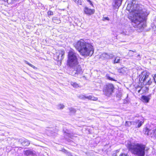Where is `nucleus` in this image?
<instances>
[{"label":"nucleus","mask_w":156,"mask_h":156,"mask_svg":"<svg viewBox=\"0 0 156 156\" xmlns=\"http://www.w3.org/2000/svg\"><path fill=\"white\" fill-rule=\"evenodd\" d=\"M7 1L8 3L11 4H12L16 2L17 0H4Z\"/></svg>","instance_id":"obj_22"},{"label":"nucleus","mask_w":156,"mask_h":156,"mask_svg":"<svg viewBox=\"0 0 156 156\" xmlns=\"http://www.w3.org/2000/svg\"><path fill=\"white\" fill-rule=\"evenodd\" d=\"M73 1L78 5H81L82 2L81 0H73Z\"/></svg>","instance_id":"obj_25"},{"label":"nucleus","mask_w":156,"mask_h":156,"mask_svg":"<svg viewBox=\"0 0 156 156\" xmlns=\"http://www.w3.org/2000/svg\"><path fill=\"white\" fill-rule=\"evenodd\" d=\"M105 55V56H106V59H109V54L106 53V55Z\"/></svg>","instance_id":"obj_34"},{"label":"nucleus","mask_w":156,"mask_h":156,"mask_svg":"<svg viewBox=\"0 0 156 156\" xmlns=\"http://www.w3.org/2000/svg\"><path fill=\"white\" fill-rule=\"evenodd\" d=\"M119 156H128L127 154H120L119 155Z\"/></svg>","instance_id":"obj_35"},{"label":"nucleus","mask_w":156,"mask_h":156,"mask_svg":"<svg viewBox=\"0 0 156 156\" xmlns=\"http://www.w3.org/2000/svg\"><path fill=\"white\" fill-rule=\"evenodd\" d=\"M71 84L72 86L73 87L75 88H76L79 87V85L76 83L71 82Z\"/></svg>","instance_id":"obj_18"},{"label":"nucleus","mask_w":156,"mask_h":156,"mask_svg":"<svg viewBox=\"0 0 156 156\" xmlns=\"http://www.w3.org/2000/svg\"><path fill=\"white\" fill-rule=\"evenodd\" d=\"M109 19L108 17H104L103 18V20L105 21V20H109Z\"/></svg>","instance_id":"obj_31"},{"label":"nucleus","mask_w":156,"mask_h":156,"mask_svg":"<svg viewBox=\"0 0 156 156\" xmlns=\"http://www.w3.org/2000/svg\"><path fill=\"white\" fill-rule=\"evenodd\" d=\"M122 0H115V6H118V9L121 5Z\"/></svg>","instance_id":"obj_12"},{"label":"nucleus","mask_w":156,"mask_h":156,"mask_svg":"<svg viewBox=\"0 0 156 156\" xmlns=\"http://www.w3.org/2000/svg\"><path fill=\"white\" fill-rule=\"evenodd\" d=\"M151 132V136L154 137L156 139V129H153L150 131V133Z\"/></svg>","instance_id":"obj_14"},{"label":"nucleus","mask_w":156,"mask_h":156,"mask_svg":"<svg viewBox=\"0 0 156 156\" xmlns=\"http://www.w3.org/2000/svg\"><path fill=\"white\" fill-rule=\"evenodd\" d=\"M104 55H106V53H104L102 54V55H100V58L102 59H105L106 58V56Z\"/></svg>","instance_id":"obj_26"},{"label":"nucleus","mask_w":156,"mask_h":156,"mask_svg":"<svg viewBox=\"0 0 156 156\" xmlns=\"http://www.w3.org/2000/svg\"><path fill=\"white\" fill-rule=\"evenodd\" d=\"M114 89L113 85L112 84H108L104 87L103 89L104 94L107 96H109L113 92Z\"/></svg>","instance_id":"obj_6"},{"label":"nucleus","mask_w":156,"mask_h":156,"mask_svg":"<svg viewBox=\"0 0 156 156\" xmlns=\"http://www.w3.org/2000/svg\"><path fill=\"white\" fill-rule=\"evenodd\" d=\"M87 99L89 100H92L95 101H97L98 100V98H97L95 97L92 95L88 96V97H87Z\"/></svg>","instance_id":"obj_17"},{"label":"nucleus","mask_w":156,"mask_h":156,"mask_svg":"<svg viewBox=\"0 0 156 156\" xmlns=\"http://www.w3.org/2000/svg\"><path fill=\"white\" fill-rule=\"evenodd\" d=\"M77 54L73 50H70L68 54L67 64L70 67H73L78 64Z\"/></svg>","instance_id":"obj_4"},{"label":"nucleus","mask_w":156,"mask_h":156,"mask_svg":"<svg viewBox=\"0 0 156 156\" xmlns=\"http://www.w3.org/2000/svg\"><path fill=\"white\" fill-rule=\"evenodd\" d=\"M135 0H132L130 9L132 12L133 17L132 19L133 25L135 27L141 28L142 27V21L149 14L145 10H142L141 5L137 4Z\"/></svg>","instance_id":"obj_1"},{"label":"nucleus","mask_w":156,"mask_h":156,"mask_svg":"<svg viewBox=\"0 0 156 156\" xmlns=\"http://www.w3.org/2000/svg\"><path fill=\"white\" fill-rule=\"evenodd\" d=\"M75 47L80 54L85 57L91 56L93 53V46L90 43L79 41L76 44Z\"/></svg>","instance_id":"obj_2"},{"label":"nucleus","mask_w":156,"mask_h":156,"mask_svg":"<svg viewBox=\"0 0 156 156\" xmlns=\"http://www.w3.org/2000/svg\"><path fill=\"white\" fill-rule=\"evenodd\" d=\"M108 79H109V80H114V81L115 80H113V78H112L110 77H108Z\"/></svg>","instance_id":"obj_36"},{"label":"nucleus","mask_w":156,"mask_h":156,"mask_svg":"<svg viewBox=\"0 0 156 156\" xmlns=\"http://www.w3.org/2000/svg\"><path fill=\"white\" fill-rule=\"evenodd\" d=\"M129 52L128 53V55L130 57H132L133 56V53L132 52H136V50L134 51H132L131 50H129Z\"/></svg>","instance_id":"obj_19"},{"label":"nucleus","mask_w":156,"mask_h":156,"mask_svg":"<svg viewBox=\"0 0 156 156\" xmlns=\"http://www.w3.org/2000/svg\"><path fill=\"white\" fill-rule=\"evenodd\" d=\"M64 52L61 51H59V54L58 55V60H62L63 59V55H64Z\"/></svg>","instance_id":"obj_13"},{"label":"nucleus","mask_w":156,"mask_h":156,"mask_svg":"<svg viewBox=\"0 0 156 156\" xmlns=\"http://www.w3.org/2000/svg\"><path fill=\"white\" fill-rule=\"evenodd\" d=\"M64 107V106L63 104H60L58 105V108L60 109H62Z\"/></svg>","instance_id":"obj_27"},{"label":"nucleus","mask_w":156,"mask_h":156,"mask_svg":"<svg viewBox=\"0 0 156 156\" xmlns=\"http://www.w3.org/2000/svg\"><path fill=\"white\" fill-rule=\"evenodd\" d=\"M88 2H89L90 4L92 6H93V4L91 2L90 0H86Z\"/></svg>","instance_id":"obj_33"},{"label":"nucleus","mask_w":156,"mask_h":156,"mask_svg":"<svg viewBox=\"0 0 156 156\" xmlns=\"http://www.w3.org/2000/svg\"><path fill=\"white\" fill-rule=\"evenodd\" d=\"M149 73L146 71L143 72L140 75L139 81L144 85H150L152 81L151 79L149 77Z\"/></svg>","instance_id":"obj_5"},{"label":"nucleus","mask_w":156,"mask_h":156,"mask_svg":"<svg viewBox=\"0 0 156 156\" xmlns=\"http://www.w3.org/2000/svg\"><path fill=\"white\" fill-rule=\"evenodd\" d=\"M132 122L130 121H126L125 124L126 126H129L131 125Z\"/></svg>","instance_id":"obj_24"},{"label":"nucleus","mask_w":156,"mask_h":156,"mask_svg":"<svg viewBox=\"0 0 156 156\" xmlns=\"http://www.w3.org/2000/svg\"><path fill=\"white\" fill-rule=\"evenodd\" d=\"M82 41H83V40H82Z\"/></svg>","instance_id":"obj_39"},{"label":"nucleus","mask_w":156,"mask_h":156,"mask_svg":"<svg viewBox=\"0 0 156 156\" xmlns=\"http://www.w3.org/2000/svg\"><path fill=\"white\" fill-rule=\"evenodd\" d=\"M151 95L150 94L148 96H143L141 97L142 101L144 102L148 103L150 99Z\"/></svg>","instance_id":"obj_10"},{"label":"nucleus","mask_w":156,"mask_h":156,"mask_svg":"<svg viewBox=\"0 0 156 156\" xmlns=\"http://www.w3.org/2000/svg\"><path fill=\"white\" fill-rule=\"evenodd\" d=\"M70 112L72 113H74L76 112V110L73 108H69Z\"/></svg>","instance_id":"obj_28"},{"label":"nucleus","mask_w":156,"mask_h":156,"mask_svg":"<svg viewBox=\"0 0 156 156\" xmlns=\"http://www.w3.org/2000/svg\"><path fill=\"white\" fill-rule=\"evenodd\" d=\"M143 123V122L137 120L133 122V124L136 126V127H140Z\"/></svg>","instance_id":"obj_11"},{"label":"nucleus","mask_w":156,"mask_h":156,"mask_svg":"<svg viewBox=\"0 0 156 156\" xmlns=\"http://www.w3.org/2000/svg\"><path fill=\"white\" fill-rule=\"evenodd\" d=\"M145 148V146L142 144L131 145L129 146V149L131 151L138 156H144Z\"/></svg>","instance_id":"obj_3"},{"label":"nucleus","mask_w":156,"mask_h":156,"mask_svg":"<svg viewBox=\"0 0 156 156\" xmlns=\"http://www.w3.org/2000/svg\"><path fill=\"white\" fill-rule=\"evenodd\" d=\"M24 62L26 63V64H28L29 66H30L33 68L34 69L35 67L32 65V64L28 62L26 60H24Z\"/></svg>","instance_id":"obj_20"},{"label":"nucleus","mask_w":156,"mask_h":156,"mask_svg":"<svg viewBox=\"0 0 156 156\" xmlns=\"http://www.w3.org/2000/svg\"><path fill=\"white\" fill-rule=\"evenodd\" d=\"M137 57L138 58V59H139L141 58L140 56V55H137Z\"/></svg>","instance_id":"obj_37"},{"label":"nucleus","mask_w":156,"mask_h":156,"mask_svg":"<svg viewBox=\"0 0 156 156\" xmlns=\"http://www.w3.org/2000/svg\"><path fill=\"white\" fill-rule=\"evenodd\" d=\"M24 154L27 156H29L33 155V152L31 151L30 150H27L24 151Z\"/></svg>","instance_id":"obj_15"},{"label":"nucleus","mask_w":156,"mask_h":156,"mask_svg":"<svg viewBox=\"0 0 156 156\" xmlns=\"http://www.w3.org/2000/svg\"><path fill=\"white\" fill-rule=\"evenodd\" d=\"M151 129L149 130L147 127H146L145 129L144 130V134L147 135H150L151 136V133H150V131Z\"/></svg>","instance_id":"obj_16"},{"label":"nucleus","mask_w":156,"mask_h":156,"mask_svg":"<svg viewBox=\"0 0 156 156\" xmlns=\"http://www.w3.org/2000/svg\"><path fill=\"white\" fill-rule=\"evenodd\" d=\"M88 97V96L83 95H80L79 96V98L82 99H87V97Z\"/></svg>","instance_id":"obj_21"},{"label":"nucleus","mask_w":156,"mask_h":156,"mask_svg":"<svg viewBox=\"0 0 156 156\" xmlns=\"http://www.w3.org/2000/svg\"><path fill=\"white\" fill-rule=\"evenodd\" d=\"M109 59L112 58L114 57V55L112 54H109Z\"/></svg>","instance_id":"obj_30"},{"label":"nucleus","mask_w":156,"mask_h":156,"mask_svg":"<svg viewBox=\"0 0 156 156\" xmlns=\"http://www.w3.org/2000/svg\"><path fill=\"white\" fill-rule=\"evenodd\" d=\"M120 59L118 57H116L114 61V63H119Z\"/></svg>","instance_id":"obj_23"},{"label":"nucleus","mask_w":156,"mask_h":156,"mask_svg":"<svg viewBox=\"0 0 156 156\" xmlns=\"http://www.w3.org/2000/svg\"><path fill=\"white\" fill-rule=\"evenodd\" d=\"M48 15L50 16H52L53 14V12L52 11H50V10H49L48 12Z\"/></svg>","instance_id":"obj_29"},{"label":"nucleus","mask_w":156,"mask_h":156,"mask_svg":"<svg viewBox=\"0 0 156 156\" xmlns=\"http://www.w3.org/2000/svg\"><path fill=\"white\" fill-rule=\"evenodd\" d=\"M20 141L23 146H28L30 144L29 141L25 139H22L20 140Z\"/></svg>","instance_id":"obj_9"},{"label":"nucleus","mask_w":156,"mask_h":156,"mask_svg":"<svg viewBox=\"0 0 156 156\" xmlns=\"http://www.w3.org/2000/svg\"><path fill=\"white\" fill-rule=\"evenodd\" d=\"M113 156H116V154L115 153L113 155Z\"/></svg>","instance_id":"obj_38"},{"label":"nucleus","mask_w":156,"mask_h":156,"mask_svg":"<svg viewBox=\"0 0 156 156\" xmlns=\"http://www.w3.org/2000/svg\"><path fill=\"white\" fill-rule=\"evenodd\" d=\"M94 10L89 9L87 7H85L84 9V13L87 14L91 15L94 13Z\"/></svg>","instance_id":"obj_8"},{"label":"nucleus","mask_w":156,"mask_h":156,"mask_svg":"<svg viewBox=\"0 0 156 156\" xmlns=\"http://www.w3.org/2000/svg\"><path fill=\"white\" fill-rule=\"evenodd\" d=\"M74 70L72 73V75L74 76H76L79 74L82 73L83 72L81 67L78 64L76 66L72 67Z\"/></svg>","instance_id":"obj_7"},{"label":"nucleus","mask_w":156,"mask_h":156,"mask_svg":"<svg viewBox=\"0 0 156 156\" xmlns=\"http://www.w3.org/2000/svg\"><path fill=\"white\" fill-rule=\"evenodd\" d=\"M153 79L155 83H156V74H155L153 76Z\"/></svg>","instance_id":"obj_32"}]
</instances>
